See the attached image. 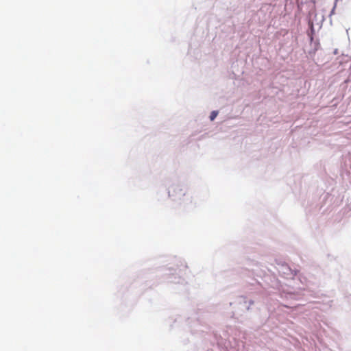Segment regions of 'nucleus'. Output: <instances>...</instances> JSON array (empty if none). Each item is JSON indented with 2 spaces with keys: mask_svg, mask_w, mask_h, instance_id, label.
Segmentation results:
<instances>
[{
  "mask_svg": "<svg viewBox=\"0 0 351 351\" xmlns=\"http://www.w3.org/2000/svg\"><path fill=\"white\" fill-rule=\"evenodd\" d=\"M185 193L184 190L179 186H173L170 188L169 191V195L170 197H174L178 195V197L180 199L182 196H184Z\"/></svg>",
  "mask_w": 351,
  "mask_h": 351,
  "instance_id": "f257e3e1",
  "label": "nucleus"
},
{
  "mask_svg": "<svg viewBox=\"0 0 351 351\" xmlns=\"http://www.w3.org/2000/svg\"><path fill=\"white\" fill-rule=\"evenodd\" d=\"M217 114H218V112L217 111H213L210 115V120L213 121L217 116Z\"/></svg>",
  "mask_w": 351,
  "mask_h": 351,
  "instance_id": "f03ea898",
  "label": "nucleus"
}]
</instances>
